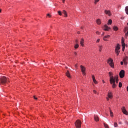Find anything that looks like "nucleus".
Here are the masks:
<instances>
[{"instance_id": "1", "label": "nucleus", "mask_w": 128, "mask_h": 128, "mask_svg": "<svg viewBox=\"0 0 128 128\" xmlns=\"http://www.w3.org/2000/svg\"><path fill=\"white\" fill-rule=\"evenodd\" d=\"M8 82V78L4 76L0 78V84L4 86Z\"/></svg>"}, {"instance_id": "2", "label": "nucleus", "mask_w": 128, "mask_h": 128, "mask_svg": "<svg viewBox=\"0 0 128 128\" xmlns=\"http://www.w3.org/2000/svg\"><path fill=\"white\" fill-rule=\"evenodd\" d=\"M110 84H112V88H115L116 87V80H114V76H112L110 77Z\"/></svg>"}, {"instance_id": "3", "label": "nucleus", "mask_w": 128, "mask_h": 128, "mask_svg": "<svg viewBox=\"0 0 128 128\" xmlns=\"http://www.w3.org/2000/svg\"><path fill=\"white\" fill-rule=\"evenodd\" d=\"M75 126L76 128H80L82 126V121H80V120H76Z\"/></svg>"}, {"instance_id": "4", "label": "nucleus", "mask_w": 128, "mask_h": 128, "mask_svg": "<svg viewBox=\"0 0 128 128\" xmlns=\"http://www.w3.org/2000/svg\"><path fill=\"white\" fill-rule=\"evenodd\" d=\"M108 62L111 68H114V60H112V59L110 58L108 61Z\"/></svg>"}, {"instance_id": "5", "label": "nucleus", "mask_w": 128, "mask_h": 128, "mask_svg": "<svg viewBox=\"0 0 128 128\" xmlns=\"http://www.w3.org/2000/svg\"><path fill=\"white\" fill-rule=\"evenodd\" d=\"M81 72L82 73L83 76H86V68L83 66H80Z\"/></svg>"}, {"instance_id": "6", "label": "nucleus", "mask_w": 128, "mask_h": 128, "mask_svg": "<svg viewBox=\"0 0 128 128\" xmlns=\"http://www.w3.org/2000/svg\"><path fill=\"white\" fill-rule=\"evenodd\" d=\"M119 74L121 78H124V70H122L120 71Z\"/></svg>"}, {"instance_id": "7", "label": "nucleus", "mask_w": 128, "mask_h": 128, "mask_svg": "<svg viewBox=\"0 0 128 128\" xmlns=\"http://www.w3.org/2000/svg\"><path fill=\"white\" fill-rule=\"evenodd\" d=\"M122 112L123 114H126V116H128V111H126V107L123 106L122 108Z\"/></svg>"}, {"instance_id": "8", "label": "nucleus", "mask_w": 128, "mask_h": 128, "mask_svg": "<svg viewBox=\"0 0 128 128\" xmlns=\"http://www.w3.org/2000/svg\"><path fill=\"white\" fill-rule=\"evenodd\" d=\"M123 62H124V64L126 66L128 64V57L126 56L123 59Z\"/></svg>"}, {"instance_id": "9", "label": "nucleus", "mask_w": 128, "mask_h": 128, "mask_svg": "<svg viewBox=\"0 0 128 128\" xmlns=\"http://www.w3.org/2000/svg\"><path fill=\"white\" fill-rule=\"evenodd\" d=\"M104 13L106 14H108V16H112V14L110 13V10H105Z\"/></svg>"}, {"instance_id": "10", "label": "nucleus", "mask_w": 128, "mask_h": 128, "mask_svg": "<svg viewBox=\"0 0 128 128\" xmlns=\"http://www.w3.org/2000/svg\"><path fill=\"white\" fill-rule=\"evenodd\" d=\"M122 48L126 47V44L124 43V39L122 40Z\"/></svg>"}, {"instance_id": "11", "label": "nucleus", "mask_w": 128, "mask_h": 128, "mask_svg": "<svg viewBox=\"0 0 128 128\" xmlns=\"http://www.w3.org/2000/svg\"><path fill=\"white\" fill-rule=\"evenodd\" d=\"M110 35H107V36H104L103 40H104L106 41V40H106V38H110Z\"/></svg>"}, {"instance_id": "12", "label": "nucleus", "mask_w": 128, "mask_h": 128, "mask_svg": "<svg viewBox=\"0 0 128 128\" xmlns=\"http://www.w3.org/2000/svg\"><path fill=\"white\" fill-rule=\"evenodd\" d=\"M94 120H96V122H98L100 120V118H98V116H97V115L94 116Z\"/></svg>"}, {"instance_id": "13", "label": "nucleus", "mask_w": 128, "mask_h": 128, "mask_svg": "<svg viewBox=\"0 0 128 128\" xmlns=\"http://www.w3.org/2000/svg\"><path fill=\"white\" fill-rule=\"evenodd\" d=\"M108 98L110 99L112 98V93L109 92L108 93Z\"/></svg>"}, {"instance_id": "14", "label": "nucleus", "mask_w": 128, "mask_h": 128, "mask_svg": "<svg viewBox=\"0 0 128 128\" xmlns=\"http://www.w3.org/2000/svg\"><path fill=\"white\" fill-rule=\"evenodd\" d=\"M92 78L93 80V82L94 83L96 84H98V82H96V78L94 77V76H92Z\"/></svg>"}, {"instance_id": "15", "label": "nucleus", "mask_w": 128, "mask_h": 128, "mask_svg": "<svg viewBox=\"0 0 128 128\" xmlns=\"http://www.w3.org/2000/svg\"><path fill=\"white\" fill-rule=\"evenodd\" d=\"M110 28L108 26V25L106 24L104 26V30H110Z\"/></svg>"}, {"instance_id": "16", "label": "nucleus", "mask_w": 128, "mask_h": 128, "mask_svg": "<svg viewBox=\"0 0 128 128\" xmlns=\"http://www.w3.org/2000/svg\"><path fill=\"white\" fill-rule=\"evenodd\" d=\"M66 76H68V78H70V72H68V70H67L66 72Z\"/></svg>"}, {"instance_id": "17", "label": "nucleus", "mask_w": 128, "mask_h": 128, "mask_svg": "<svg viewBox=\"0 0 128 128\" xmlns=\"http://www.w3.org/2000/svg\"><path fill=\"white\" fill-rule=\"evenodd\" d=\"M62 14H64L65 18H66L68 16V14H66V10H64L62 12Z\"/></svg>"}, {"instance_id": "18", "label": "nucleus", "mask_w": 128, "mask_h": 128, "mask_svg": "<svg viewBox=\"0 0 128 128\" xmlns=\"http://www.w3.org/2000/svg\"><path fill=\"white\" fill-rule=\"evenodd\" d=\"M112 24V20L110 19L108 21V26H110V24Z\"/></svg>"}, {"instance_id": "19", "label": "nucleus", "mask_w": 128, "mask_h": 128, "mask_svg": "<svg viewBox=\"0 0 128 128\" xmlns=\"http://www.w3.org/2000/svg\"><path fill=\"white\" fill-rule=\"evenodd\" d=\"M120 44H118V45H117V46H116V47L115 50H120Z\"/></svg>"}, {"instance_id": "20", "label": "nucleus", "mask_w": 128, "mask_h": 128, "mask_svg": "<svg viewBox=\"0 0 128 128\" xmlns=\"http://www.w3.org/2000/svg\"><path fill=\"white\" fill-rule=\"evenodd\" d=\"M84 39H81V40H80V44H81V46H84Z\"/></svg>"}, {"instance_id": "21", "label": "nucleus", "mask_w": 128, "mask_h": 128, "mask_svg": "<svg viewBox=\"0 0 128 128\" xmlns=\"http://www.w3.org/2000/svg\"><path fill=\"white\" fill-rule=\"evenodd\" d=\"M125 12L126 14H128V6L126 7Z\"/></svg>"}, {"instance_id": "22", "label": "nucleus", "mask_w": 128, "mask_h": 128, "mask_svg": "<svg viewBox=\"0 0 128 128\" xmlns=\"http://www.w3.org/2000/svg\"><path fill=\"white\" fill-rule=\"evenodd\" d=\"M96 24H100V19L97 20Z\"/></svg>"}, {"instance_id": "23", "label": "nucleus", "mask_w": 128, "mask_h": 128, "mask_svg": "<svg viewBox=\"0 0 128 128\" xmlns=\"http://www.w3.org/2000/svg\"><path fill=\"white\" fill-rule=\"evenodd\" d=\"M104 124L105 128H110V127L108 126V124L104 123Z\"/></svg>"}, {"instance_id": "24", "label": "nucleus", "mask_w": 128, "mask_h": 128, "mask_svg": "<svg viewBox=\"0 0 128 128\" xmlns=\"http://www.w3.org/2000/svg\"><path fill=\"white\" fill-rule=\"evenodd\" d=\"M110 116L112 117L114 116V113L112 112V110H110Z\"/></svg>"}, {"instance_id": "25", "label": "nucleus", "mask_w": 128, "mask_h": 128, "mask_svg": "<svg viewBox=\"0 0 128 128\" xmlns=\"http://www.w3.org/2000/svg\"><path fill=\"white\" fill-rule=\"evenodd\" d=\"M113 29H114V30H118V28L117 26H114L113 27Z\"/></svg>"}, {"instance_id": "26", "label": "nucleus", "mask_w": 128, "mask_h": 128, "mask_svg": "<svg viewBox=\"0 0 128 128\" xmlns=\"http://www.w3.org/2000/svg\"><path fill=\"white\" fill-rule=\"evenodd\" d=\"M114 78L115 80L116 79L118 80V75L115 76L114 77Z\"/></svg>"}, {"instance_id": "27", "label": "nucleus", "mask_w": 128, "mask_h": 128, "mask_svg": "<svg viewBox=\"0 0 128 128\" xmlns=\"http://www.w3.org/2000/svg\"><path fill=\"white\" fill-rule=\"evenodd\" d=\"M115 52H116V54H117V56H118V54H120V51H118V50H115Z\"/></svg>"}, {"instance_id": "28", "label": "nucleus", "mask_w": 128, "mask_h": 128, "mask_svg": "<svg viewBox=\"0 0 128 128\" xmlns=\"http://www.w3.org/2000/svg\"><path fill=\"white\" fill-rule=\"evenodd\" d=\"M109 76H110H110H112V72H109Z\"/></svg>"}, {"instance_id": "29", "label": "nucleus", "mask_w": 128, "mask_h": 128, "mask_svg": "<svg viewBox=\"0 0 128 128\" xmlns=\"http://www.w3.org/2000/svg\"><path fill=\"white\" fill-rule=\"evenodd\" d=\"M118 86L119 88H122V82H119Z\"/></svg>"}, {"instance_id": "30", "label": "nucleus", "mask_w": 128, "mask_h": 128, "mask_svg": "<svg viewBox=\"0 0 128 128\" xmlns=\"http://www.w3.org/2000/svg\"><path fill=\"white\" fill-rule=\"evenodd\" d=\"M114 128L118 127V123L117 122H114Z\"/></svg>"}, {"instance_id": "31", "label": "nucleus", "mask_w": 128, "mask_h": 128, "mask_svg": "<svg viewBox=\"0 0 128 128\" xmlns=\"http://www.w3.org/2000/svg\"><path fill=\"white\" fill-rule=\"evenodd\" d=\"M78 48V44H76L74 46V48Z\"/></svg>"}, {"instance_id": "32", "label": "nucleus", "mask_w": 128, "mask_h": 128, "mask_svg": "<svg viewBox=\"0 0 128 128\" xmlns=\"http://www.w3.org/2000/svg\"><path fill=\"white\" fill-rule=\"evenodd\" d=\"M100 49L99 51L102 52V46H99Z\"/></svg>"}, {"instance_id": "33", "label": "nucleus", "mask_w": 128, "mask_h": 128, "mask_svg": "<svg viewBox=\"0 0 128 128\" xmlns=\"http://www.w3.org/2000/svg\"><path fill=\"white\" fill-rule=\"evenodd\" d=\"M98 2H100V0H95L94 4H96V3Z\"/></svg>"}, {"instance_id": "34", "label": "nucleus", "mask_w": 128, "mask_h": 128, "mask_svg": "<svg viewBox=\"0 0 128 128\" xmlns=\"http://www.w3.org/2000/svg\"><path fill=\"white\" fill-rule=\"evenodd\" d=\"M116 82V84H118V79H116L115 80V83Z\"/></svg>"}, {"instance_id": "35", "label": "nucleus", "mask_w": 128, "mask_h": 128, "mask_svg": "<svg viewBox=\"0 0 128 128\" xmlns=\"http://www.w3.org/2000/svg\"><path fill=\"white\" fill-rule=\"evenodd\" d=\"M58 14L59 16H62V12L58 11Z\"/></svg>"}, {"instance_id": "36", "label": "nucleus", "mask_w": 128, "mask_h": 128, "mask_svg": "<svg viewBox=\"0 0 128 128\" xmlns=\"http://www.w3.org/2000/svg\"><path fill=\"white\" fill-rule=\"evenodd\" d=\"M124 48H126V47H122V50L123 52H124Z\"/></svg>"}, {"instance_id": "37", "label": "nucleus", "mask_w": 128, "mask_h": 128, "mask_svg": "<svg viewBox=\"0 0 128 128\" xmlns=\"http://www.w3.org/2000/svg\"><path fill=\"white\" fill-rule=\"evenodd\" d=\"M47 16H49V18H50L51 16L50 14H47Z\"/></svg>"}, {"instance_id": "38", "label": "nucleus", "mask_w": 128, "mask_h": 128, "mask_svg": "<svg viewBox=\"0 0 128 128\" xmlns=\"http://www.w3.org/2000/svg\"><path fill=\"white\" fill-rule=\"evenodd\" d=\"M120 64H121V66H122L124 64V62H120Z\"/></svg>"}, {"instance_id": "39", "label": "nucleus", "mask_w": 128, "mask_h": 128, "mask_svg": "<svg viewBox=\"0 0 128 128\" xmlns=\"http://www.w3.org/2000/svg\"><path fill=\"white\" fill-rule=\"evenodd\" d=\"M93 92H94V94H96V90H94Z\"/></svg>"}, {"instance_id": "40", "label": "nucleus", "mask_w": 128, "mask_h": 128, "mask_svg": "<svg viewBox=\"0 0 128 128\" xmlns=\"http://www.w3.org/2000/svg\"><path fill=\"white\" fill-rule=\"evenodd\" d=\"M34 100H38V98H36V96H34Z\"/></svg>"}, {"instance_id": "41", "label": "nucleus", "mask_w": 128, "mask_h": 128, "mask_svg": "<svg viewBox=\"0 0 128 128\" xmlns=\"http://www.w3.org/2000/svg\"><path fill=\"white\" fill-rule=\"evenodd\" d=\"M125 124L128 126V121H125Z\"/></svg>"}, {"instance_id": "42", "label": "nucleus", "mask_w": 128, "mask_h": 128, "mask_svg": "<svg viewBox=\"0 0 128 128\" xmlns=\"http://www.w3.org/2000/svg\"><path fill=\"white\" fill-rule=\"evenodd\" d=\"M96 34H100V32H96Z\"/></svg>"}, {"instance_id": "43", "label": "nucleus", "mask_w": 128, "mask_h": 128, "mask_svg": "<svg viewBox=\"0 0 128 128\" xmlns=\"http://www.w3.org/2000/svg\"><path fill=\"white\" fill-rule=\"evenodd\" d=\"M96 42H100V39H98V40H97Z\"/></svg>"}, {"instance_id": "44", "label": "nucleus", "mask_w": 128, "mask_h": 128, "mask_svg": "<svg viewBox=\"0 0 128 128\" xmlns=\"http://www.w3.org/2000/svg\"><path fill=\"white\" fill-rule=\"evenodd\" d=\"M106 100H110V98L108 97V98L107 97Z\"/></svg>"}, {"instance_id": "45", "label": "nucleus", "mask_w": 128, "mask_h": 128, "mask_svg": "<svg viewBox=\"0 0 128 128\" xmlns=\"http://www.w3.org/2000/svg\"><path fill=\"white\" fill-rule=\"evenodd\" d=\"M75 67H76V68H78V66H77L76 64H75Z\"/></svg>"}, {"instance_id": "46", "label": "nucleus", "mask_w": 128, "mask_h": 128, "mask_svg": "<svg viewBox=\"0 0 128 128\" xmlns=\"http://www.w3.org/2000/svg\"><path fill=\"white\" fill-rule=\"evenodd\" d=\"M74 54H75V56H76V52H75L74 53Z\"/></svg>"}, {"instance_id": "47", "label": "nucleus", "mask_w": 128, "mask_h": 128, "mask_svg": "<svg viewBox=\"0 0 128 128\" xmlns=\"http://www.w3.org/2000/svg\"><path fill=\"white\" fill-rule=\"evenodd\" d=\"M62 2H64V0H62Z\"/></svg>"}, {"instance_id": "48", "label": "nucleus", "mask_w": 128, "mask_h": 128, "mask_svg": "<svg viewBox=\"0 0 128 128\" xmlns=\"http://www.w3.org/2000/svg\"><path fill=\"white\" fill-rule=\"evenodd\" d=\"M2 12V9H0V12Z\"/></svg>"}, {"instance_id": "49", "label": "nucleus", "mask_w": 128, "mask_h": 128, "mask_svg": "<svg viewBox=\"0 0 128 128\" xmlns=\"http://www.w3.org/2000/svg\"><path fill=\"white\" fill-rule=\"evenodd\" d=\"M102 34L104 36V32H103Z\"/></svg>"}, {"instance_id": "50", "label": "nucleus", "mask_w": 128, "mask_h": 128, "mask_svg": "<svg viewBox=\"0 0 128 128\" xmlns=\"http://www.w3.org/2000/svg\"><path fill=\"white\" fill-rule=\"evenodd\" d=\"M78 34H80V32H78Z\"/></svg>"}, {"instance_id": "51", "label": "nucleus", "mask_w": 128, "mask_h": 128, "mask_svg": "<svg viewBox=\"0 0 128 128\" xmlns=\"http://www.w3.org/2000/svg\"><path fill=\"white\" fill-rule=\"evenodd\" d=\"M76 42H78V40H76Z\"/></svg>"}, {"instance_id": "52", "label": "nucleus", "mask_w": 128, "mask_h": 128, "mask_svg": "<svg viewBox=\"0 0 128 128\" xmlns=\"http://www.w3.org/2000/svg\"><path fill=\"white\" fill-rule=\"evenodd\" d=\"M120 124H122L121 122H120Z\"/></svg>"}]
</instances>
